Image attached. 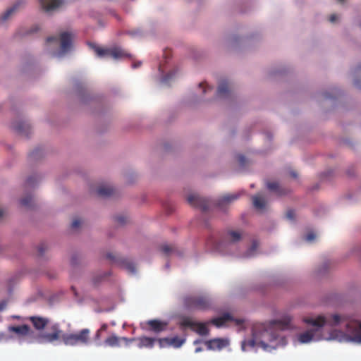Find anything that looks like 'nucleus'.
Masks as SVG:
<instances>
[{"label": "nucleus", "mask_w": 361, "mask_h": 361, "mask_svg": "<svg viewBox=\"0 0 361 361\" xmlns=\"http://www.w3.org/2000/svg\"><path fill=\"white\" fill-rule=\"evenodd\" d=\"M292 317L286 314L280 319L270 321L268 323H262L254 325L252 328V338L242 343V348L246 350L247 347L254 348L259 345L264 350L269 346L276 348L279 345H285L286 338L281 334L285 330L293 328Z\"/></svg>", "instance_id": "1"}, {"label": "nucleus", "mask_w": 361, "mask_h": 361, "mask_svg": "<svg viewBox=\"0 0 361 361\" xmlns=\"http://www.w3.org/2000/svg\"><path fill=\"white\" fill-rule=\"evenodd\" d=\"M303 321L307 324L313 326L316 329L308 330L299 334L298 341L301 343H307L312 341L314 338L315 332L324 326L334 327L341 324H345L348 341L361 343V341L355 339V335H354L357 331L354 323H358L361 325V322L353 319L348 315H340L338 314L319 315L315 318H304Z\"/></svg>", "instance_id": "2"}, {"label": "nucleus", "mask_w": 361, "mask_h": 361, "mask_svg": "<svg viewBox=\"0 0 361 361\" xmlns=\"http://www.w3.org/2000/svg\"><path fill=\"white\" fill-rule=\"evenodd\" d=\"M90 330L82 329L75 333L65 334L63 336V343L66 345H88L90 343Z\"/></svg>", "instance_id": "3"}, {"label": "nucleus", "mask_w": 361, "mask_h": 361, "mask_svg": "<svg viewBox=\"0 0 361 361\" xmlns=\"http://www.w3.org/2000/svg\"><path fill=\"white\" fill-rule=\"evenodd\" d=\"M64 334L59 323L49 322L46 330L40 334L39 338L42 342L54 343L61 339L63 341Z\"/></svg>", "instance_id": "4"}, {"label": "nucleus", "mask_w": 361, "mask_h": 361, "mask_svg": "<svg viewBox=\"0 0 361 361\" xmlns=\"http://www.w3.org/2000/svg\"><path fill=\"white\" fill-rule=\"evenodd\" d=\"M90 46L99 57L110 56L113 59H118L126 58L130 56L121 47L102 48L94 44H90Z\"/></svg>", "instance_id": "5"}, {"label": "nucleus", "mask_w": 361, "mask_h": 361, "mask_svg": "<svg viewBox=\"0 0 361 361\" xmlns=\"http://www.w3.org/2000/svg\"><path fill=\"white\" fill-rule=\"evenodd\" d=\"M185 303L189 308L200 310H206L211 307V300L204 295L188 297L185 300Z\"/></svg>", "instance_id": "6"}, {"label": "nucleus", "mask_w": 361, "mask_h": 361, "mask_svg": "<svg viewBox=\"0 0 361 361\" xmlns=\"http://www.w3.org/2000/svg\"><path fill=\"white\" fill-rule=\"evenodd\" d=\"M242 238V233L239 231H228L222 240L218 243H214V248L222 250L224 247H227L233 244L239 242Z\"/></svg>", "instance_id": "7"}, {"label": "nucleus", "mask_w": 361, "mask_h": 361, "mask_svg": "<svg viewBox=\"0 0 361 361\" xmlns=\"http://www.w3.org/2000/svg\"><path fill=\"white\" fill-rule=\"evenodd\" d=\"M60 42V52L61 54H64L68 52L73 42V35L68 32H63L60 34L59 39L56 37H49L47 38V42Z\"/></svg>", "instance_id": "8"}, {"label": "nucleus", "mask_w": 361, "mask_h": 361, "mask_svg": "<svg viewBox=\"0 0 361 361\" xmlns=\"http://www.w3.org/2000/svg\"><path fill=\"white\" fill-rule=\"evenodd\" d=\"M180 326L183 328H190L192 331L197 332L200 336H207L209 334V329L204 323L193 322L188 317L184 318L180 322Z\"/></svg>", "instance_id": "9"}, {"label": "nucleus", "mask_w": 361, "mask_h": 361, "mask_svg": "<svg viewBox=\"0 0 361 361\" xmlns=\"http://www.w3.org/2000/svg\"><path fill=\"white\" fill-rule=\"evenodd\" d=\"M106 259L110 260L112 263L118 264L123 269L127 270L129 273H131V274L135 273V271H136L135 266L132 262H130L126 259L117 257L112 253L106 254Z\"/></svg>", "instance_id": "10"}, {"label": "nucleus", "mask_w": 361, "mask_h": 361, "mask_svg": "<svg viewBox=\"0 0 361 361\" xmlns=\"http://www.w3.org/2000/svg\"><path fill=\"white\" fill-rule=\"evenodd\" d=\"M187 201L192 207L200 208L203 211L207 210L210 207L208 200L201 197L196 194L189 195L187 197Z\"/></svg>", "instance_id": "11"}, {"label": "nucleus", "mask_w": 361, "mask_h": 361, "mask_svg": "<svg viewBox=\"0 0 361 361\" xmlns=\"http://www.w3.org/2000/svg\"><path fill=\"white\" fill-rule=\"evenodd\" d=\"M135 340V338L118 337L113 334L105 339L104 344L109 347H119L121 341H124L126 345H129Z\"/></svg>", "instance_id": "12"}, {"label": "nucleus", "mask_w": 361, "mask_h": 361, "mask_svg": "<svg viewBox=\"0 0 361 361\" xmlns=\"http://www.w3.org/2000/svg\"><path fill=\"white\" fill-rule=\"evenodd\" d=\"M65 1H40V8L47 13L52 14L59 11L63 6Z\"/></svg>", "instance_id": "13"}, {"label": "nucleus", "mask_w": 361, "mask_h": 361, "mask_svg": "<svg viewBox=\"0 0 361 361\" xmlns=\"http://www.w3.org/2000/svg\"><path fill=\"white\" fill-rule=\"evenodd\" d=\"M149 326V330L156 334L165 331L168 326V322L158 319H151L146 322Z\"/></svg>", "instance_id": "14"}, {"label": "nucleus", "mask_w": 361, "mask_h": 361, "mask_svg": "<svg viewBox=\"0 0 361 361\" xmlns=\"http://www.w3.org/2000/svg\"><path fill=\"white\" fill-rule=\"evenodd\" d=\"M209 350H221L228 345V341L223 338H214L205 343Z\"/></svg>", "instance_id": "15"}, {"label": "nucleus", "mask_w": 361, "mask_h": 361, "mask_svg": "<svg viewBox=\"0 0 361 361\" xmlns=\"http://www.w3.org/2000/svg\"><path fill=\"white\" fill-rule=\"evenodd\" d=\"M30 320L33 324L34 327L39 331L42 330L44 328L47 329L50 322L49 319L39 316L30 317Z\"/></svg>", "instance_id": "16"}, {"label": "nucleus", "mask_w": 361, "mask_h": 361, "mask_svg": "<svg viewBox=\"0 0 361 361\" xmlns=\"http://www.w3.org/2000/svg\"><path fill=\"white\" fill-rule=\"evenodd\" d=\"M135 340L134 341H137V347L139 348H153L155 341H157L156 338H150L147 336H141L139 338H135Z\"/></svg>", "instance_id": "17"}, {"label": "nucleus", "mask_w": 361, "mask_h": 361, "mask_svg": "<svg viewBox=\"0 0 361 361\" xmlns=\"http://www.w3.org/2000/svg\"><path fill=\"white\" fill-rule=\"evenodd\" d=\"M240 193L227 194L222 196L218 201V205L223 207L226 204L231 203V202L236 200L239 197Z\"/></svg>", "instance_id": "18"}, {"label": "nucleus", "mask_w": 361, "mask_h": 361, "mask_svg": "<svg viewBox=\"0 0 361 361\" xmlns=\"http://www.w3.org/2000/svg\"><path fill=\"white\" fill-rule=\"evenodd\" d=\"M230 90L229 85L227 81H221L218 87L217 96L219 97H227L229 95Z\"/></svg>", "instance_id": "19"}, {"label": "nucleus", "mask_w": 361, "mask_h": 361, "mask_svg": "<svg viewBox=\"0 0 361 361\" xmlns=\"http://www.w3.org/2000/svg\"><path fill=\"white\" fill-rule=\"evenodd\" d=\"M232 319V317L229 314H224L221 317L212 319L211 320V323L217 327H220L224 325L226 322L231 321Z\"/></svg>", "instance_id": "20"}, {"label": "nucleus", "mask_w": 361, "mask_h": 361, "mask_svg": "<svg viewBox=\"0 0 361 361\" xmlns=\"http://www.w3.org/2000/svg\"><path fill=\"white\" fill-rule=\"evenodd\" d=\"M10 331L14 332L18 335L25 336L29 334L30 328L26 324L21 326H12L9 327Z\"/></svg>", "instance_id": "21"}, {"label": "nucleus", "mask_w": 361, "mask_h": 361, "mask_svg": "<svg viewBox=\"0 0 361 361\" xmlns=\"http://www.w3.org/2000/svg\"><path fill=\"white\" fill-rule=\"evenodd\" d=\"M97 192L98 195L103 197H107L111 196L114 194V190L111 186L102 185L98 188Z\"/></svg>", "instance_id": "22"}, {"label": "nucleus", "mask_w": 361, "mask_h": 361, "mask_svg": "<svg viewBox=\"0 0 361 361\" xmlns=\"http://www.w3.org/2000/svg\"><path fill=\"white\" fill-rule=\"evenodd\" d=\"M22 6V1H18L11 8L7 9L1 16V20H6L17 9Z\"/></svg>", "instance_id": "23"}, {"label": "nucleus", "mask_w": 361, "mask_h": 361, "mask_svg": "<svg viewBox=\"0 0 361 361\" xmlns=\"http://www.w3.org/2000/svg\"><path fill=\"white\" fill-rule=\"evenodd\" d=\"M253 205L257 209H263L265 207L266 202L264 199L259 195L252 197Z\"/></svg>", "instance_id": "24"}, {"label": "nucleus", "mask_w": 361, "mask_h": 361, "mask_svg": "<svg viewBox=\"0 0 361 361\" xmlns=\"http://www.w3.org/2000/svg\"><path fill=\"white\" fill-rule=\"evenodd\" d=\"M267 186L269 190L275 192L279 195H281L286 193L283 189H282L276 182H268L267 183Z\"/></svg>", "instance_id": "25"}, {"label": "nucleus", "mask_w": 361, "mask_h": 361, "mask_svg": "<svg viewBox=\"0 0 361 361\" xmlns=\"http://www.w3.org/2000/svg\"><path fill=\"white\" fill-rule=\"evenodd\" d=\"M185 342V339L180 338L178 336H175L173 338H169L170 345H172L175 348L180 347Z\"/></svg>", "instance_id": "26"}, {"label": "nucleus", "mask_w": 361, "mask_h": 361, "mask_svg": "<svg viewBox=\"0 0 361 361\" xmlns=\"http://www.w3.org/2000/svg\"><path fill=\"white\" fill-rule=\"evenodd\" d=\"M13 128L19 133H23L25 130V124L24 123H15Z\"/></svg>", "instance_id": "27"}, {"label": "nucleus", "mask_w": 361, "mask_h": 361, "mask_svg": "<svg viewBox=\"0 0 361 361\" xmlns=\"http://www.w3.org/2000/svg\"><path fill=\"white\" fill-rule=\"evenodd\" d=\"M173 250V247L169 245H163L161 247V251L166 255H169Z\"/></svg>", "instance_id": "28"}, {"label": "nucleus", "mask_w": 361, "mask_h": 361, "mask_svg": "<svg viewBox=\"0 0 361 361\" xmlns=\"http://www.w3.org/2000/svg\"><path fill=\"white\" fill-rule=\"evenodd\" d=\"M32 198L31 196H27L20 200V203L23 206L29 207L31 206Z\"/></svg>", "instance_id": "29"}, {"label": "nucleus", "mask_w": 361, "mask_h": 361, "mask_svg": "<svg viewBox=\"0 0 361 361\" xmlns=\"http://www.w3.org/2000/svg\"><path fill=\"white\" fill-rule=\"evenodd\" d=\"M156 341H158L159 346L161 348H164L166 346H170L169 343V338H159L157 339Z\"/></svg>", "instance_id": "30"}, {"label": "nucleus", "mask_w": 361, "mask_h": 361, "mask_svg": "<svg viewBox=\"0 0 361 361\" xmlns=\"http://www.w3.org/2000/svg\"><path fill=\"white\" fill-rule=\"evenodd\" d=\"M355 328H357V332L355 333V339L361 341V325L358 323H354Z\"/></svg>", "instance_id": "31"}, {"label": "nucleus", "mask_w": 361, "mask_h": 361, "mask_svg": "<svg viewBox=\"0 0 361 361\" xmlns=\"http://www.w3.org/2000/svg\"><path fill=\"white\" fill-rule=\"evenodd\" d=\"M175 71H170L162 78V82L164 83H168L170 81V80L175 75Z\"/></svg>", "instance_id": "32"}, {"label": "nucleus", "mask_w": 361, "mask_h": 361, "mask_svg": "<svg viewBox=\"0 0 361 361\" xmlns=\"http://www.w3.org/2000/svg\"><path fill=\"white\" fill-rule=\"evenodd\" d=\"M81 225V221L79 219H75L72 224H71V228L73 229H77Z\"/></svg>", "instance_id": "33"}, {"label": "nucleus", "mask_w": 361, "mask_h": 361, "mask_svg": "<svg viewBox=\"0 0 361 361\" xmlns=\"http://www.w3.org/2000/svg\"><path fill=\"white\" fill-rule=\"evenodd\" d=\"M286 217L290 220H294L295 219V212L293 209H289L286 212Z\"/></svg>", "instance_id": "34"}, {"label": "nucleus", "mask_w": 361, "mask_h": 361, "mask_svg": "<svg viewBox=\"0 0 361 361\" xmlns=\"http://www.w3.org/2000/svg\"><path fill=\"white\" fill-rule=\"evenodd\" d=\"M238 160L241 166H244L246 163V159L243 155H239L238 157Z\"/></svg>", "instance_id": "35"}, {"label": "nucleus", "mask_w": 361, "mask_h": 361, "mask_svg": "<svg viewBox=\"0 0 361 361\" xmlns=\"http://www.w3.org/2000/svg\"><path fill=\"white\" fill-rule=\"evenodd\" d=\"M257 242L254 241L252 243V247H250V250L248 251L247 256H250L252 255V252H255V250L257 249Z\"/></svg>", "instance_id": "36"}, {"label": "nucleus", "mask_w": 361, "mask_h": 361, "mask_svg": "<svg viewBox=\"0 0 361 361\" xmlns=\"http://www.w3.org/2000/svg\"><path fill=\"white\" fill-rule=\"evenodd\" d=\"M316 238V235L314 233L311 232V233H309L307 235H306V240L307 241H309V242H312V240H314Z\"/></svg>", "instance_id": "37"}, {"label": "nucleus", "mask_w": 361, "mask_h": 361, "mask_svg": "<svg viewBox=\"0 0 361 361\" xmlns=\"http://www.w3.org/2000/svg\"><path fill=\"white\" fill-rule=\"evenodd\" d=\"M116 221L119 224H123L126 221V219L123 216H118L116 217Z\"/></svg>", "instance_id": "38"}, {"label": "nucleus", "mask_w": 361, "mask_h": 361, "mask_svg": "<svg viewBox=\"0 0 361 361\" xmlns=\"http://www.w3.org/2000/svg\"><path fill=\"white\" fill-rule=\"evenodd\" d=\"M199 86L203 88L204 93L207 92L209 90H212V88L209 87L206 82H201L199 84Z\"/></svg>", "instance_id": "39"}, {"label": "nucleus", "mask_w": 361, "mask_h": 361, "mask_svg": "<svg viewBox=\"0 0 361 361\" xmlns=\"http://www.w3.org/2000/svg\"><path fill=\"white\" fill-rule=\"evenodd\" d=\"M47 249V247L44 244H41L38 247V252L39 255H42L44 252H45V250Z\"/></svg>", "instance_id": "40"}, {"label": "nucleus", "mask_w": 361, "mask_h": 361, "mask_svg": "<svg viewBox=\"0 0 361 361\" xmlns=\"http://www.w3.org/2000/svg\"><path fill=\"white\" fill-rule=\"evenodd\" d=\"M329 20L331 23H335L338 20V16L336 14H331Z\"/></svg>", "instance_id": "41"}, {"label": "nucleus", "mask_w": 361, "mask_h": 361, "mask_svg": "<svg viewBox=\"0 0 361 361\" xmlns=\"http://www.w3.org/2000/svg\"><path fill=\"white\" fill-rule=\"evenodd\" d=\"M7 305V302L6 300H2L0 302V312L3 311Z\"/></svg>", "instance_id": "42"}, {"label": "nucleus", "mask_w": 361, "mask_h": 361, "mask_svg": "<svg viewBox=\"0 0 361 361\" xmlns=\"http://www.w3.org/2000/svg\"><path fill=\"white\" fill-rule=\"evenodd\" d=\"M102 336V332L98 329L94 335L95 340H99Z\"/></svg>", "instance_id": "43"}, {"label": "nucleus", "mask_w": 361, "mask_h": 361, "mask_svg": "<svg viewBox=\"0 0 361 361\" xmlns=\"http://www.w3.org/2000/svg\"><path fill=\"white\" fill-rule=\"evenodd\" d=\"M108 329V325L106 324H103L100 329H99V330L102 332V331H106V329Z\"/></svg>", "instance_id": "44"}, {"label": "nucleus", "mask_w": 361, "mask_h": 361, "mask_svg": "<svg viewBox=\"0 0 361 361\" xmlns=\"http://www.w3.org/2000/svg\"><path fill=\"white\" fill-rule=\"evenodd\" d=\"M142 63L140 61L137 62V63H134L132 64V67L133 68H138L141 66Z\"/></svg>", "instance_id": "45"}, {"label": "nucleus", "mask_w": 361, "mask_h": 361, "mask_svg": "<svg viewBox=\"0 0 361 361\" xmlns=\"http://www.w3.org/2000/svg\"><path fill=\"white\" fill-rule=\"evenodd\" d=\"M34 182V178L33 177H29L27 180V183L28 185H31L32 184V183Z\"/></svg>", "instance_id": "46"}, {"label": "nucleus", "mask_w": 361, "mask_h": 361, "mask_svg": "<svg viewBox=\"0 0 361 361\" xmlns=\"http://www.w3.org/2000/svg\"><path fill=\"white\" fill-rule=\"evenodd\" d=\"M291 176L293 177V178H296L297 177V173L294 171L291 172Z\"/></svg>", "instance_id": "47"}, {"label": "nucleus", "mask_w": 361, "mask_h": 361, "mask_svg": "<svg viewBox=\"0 0 361 361\" xmlns=\"http://www.w3.org/2000/svg\"><path fill=\"white\" fill-rule=\"evenodd\" d=\"M3 216H4V211H3V209H0V218L2 217Z\"/></svg>", "instance_id": "48"}, {"label": "nucleus", "mask_w": 361, "mask_h": 361, "mask_svg": "<svg viewBox=\"0 0 361 361\" xmlns=\"http://www.w3.org/2000/svg\"><path fill=\"white\" fill-rule=\"evenodd\" d=\"M200 351H202V348H197L195 349V352L196 353H198V352H200Z\"/></svg>", "instance_id": "49"}, {"label": "nucleus", "mask_w": 361, "mask_h": 361, "mask_svg": "<svg viewBox=\"0 0 361 361\" xmlns=\"http://www.w3.org/2000/svg\"><path fill=\"white\" fill-rule=\"evenodd\" d=\"M37 30H38V27H35V30H32V32H36V31H37Z\"/></svg>", "instance_id": "50"}, {"label": "nucleus", "mask_w": 361, "mask_h": 361, "mask_svg": "<svg viewBox=\"0 0 361 361\" xmlns=\"http://www.w3.org/2000/svg\"><path fill=\"white\" fill-rule=\"evenodd\" d=\"M4 338V334H0V340H1V338Z\"/></svg>", "instance_id": "51"}, {"label": "nucleus", "mask_w": 361, "mask_h": 361, "mask_svg": "<svg viewBox=\"0 0 361 361\" xmlns=\"http://www.w3.org/2000/svg\"><path fill=\"white\" fill-rule=\"evenodd\" d=\"M355 85H357V86L360 87V86L358 85V84L357 83V82H355Z\"/></svg>", "instance_id": "52"}]
</instances>
